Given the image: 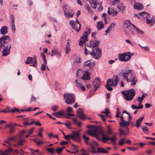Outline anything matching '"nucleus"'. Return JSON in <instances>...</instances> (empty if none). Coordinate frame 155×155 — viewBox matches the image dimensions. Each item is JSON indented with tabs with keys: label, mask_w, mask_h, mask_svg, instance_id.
Segmentation results:
<instances>
[{
	"label": "nucleus",
	"mask_w": 155,
	"mask_h": 155,
	"mask_svg": "<svg viewBox=\"0 0 155 155\" xmlns=\"http://www.w3.org/2000/svg\"><path fill=\"white\" fill-rule=\"evenodd\" d=\"M123 76L125 80L131 82V86L134 85L136 84L137 79L132 70H126L123 73Z\"/></svg>",
	"instance_id": "1"
},
{
	"label": "nucleus",
	"mask_w": 155,
	"mask_h": 155,
	"mask_svg": "<svg viewBox=\"0 0 155 155\" xmlns=\"http://www.w3.org/2000/svg\"><path fill=\"white\" fill-rule=\"evenodd\" d=\"M121 93L127 101L132 100L136 94L135 91L133 89H130L128 90L123 91Z\"/></svg>",
	"instance_id": "2"
},
{
	"label": "nucleus",
	"mask_w": 155,
	"mask_h": 155,
	"mask_svg": "<svg viewBox=\"0 0 155 155\" xmlns=\"http://www.w3.org/2000/svg\"><path fill=\"white\" fill-rule=\"evenodd\" d=\"M64 138L68 140H70V138H71L77 142L79 143L81 142V137L79 131H74L72 135H65Z\"/></svg>",
	"instance_id": "3"
},
{
	"label": "nucleus",
	"mask_w": 155,
	"mask_h": 155,
	"mask_svg": "<svg viewBox=\"0 0 155 155\" xmlns=\"http://www.w3.org/2000/svg\"><path fill=\"white\" fill-rule=\"evenodd\" d=\"M64 97L65 102L67 104L71 105L74 103L75 97L73 94L65 93L64 94Z\"/></svg>",
	"instance_id": "4"
},
{
	"label": "nucleus",
	"mask_w": 155,
	"mask_h": 155,
	"mask_svg": "<svg viewBox=\"0 0 155 155\" xmlns=\"http://www.w3.org/2000/svg\"><path fill=\"white\" fill-rule=\"evenodd\" d=\"M133 54H131L129 52L123 54H119L118 55V59L121 61L127 62L130 59Z\"/></svg>",
	"instance_id": "5"
},
{
	"label": "nucleus",
	"mask_w": 155,
	"mask_h": 155,
	"mask_svg": "<svg viewBox=\"0 0 155 155\" xmlns=\"http://www.w3.org/2000/svg\"><path fill=\"white\" fill-rule=\"evenodd\" d=\"M64 12V15L67 17L70 18L72 17L74 14V12L68 5H64L63 6Z\"/></svg>",
	"instance_id": "6"
},
{
	"label": "nucleus",
	"mask_w": 155,
	"mask_h": 155,
	"mask_svg": "<svg viewBox=\"0 0 155 155\" xmlns=\"http://www.w3.org/2000/svg\"><path fill=\"white\" fill-rule=\"evenodd\" d=\"M91 31V29L88 28L87 31H85L83 33V36L81 38V39L79 43L80 46H83L85 42L87 41V36L90 33Z\"/></svg>",
	"instance_id": "7"
},
{
	"label": "nucleus",
	"mask_w": 155,
	"mask_h": 155,
	"mask_svg": "<svg viewBox=\"0 0 155 155\" xmlns=\"http://www.w3.org/2000/svg\"><path fill=\"white\" fill-rule=\"evenodd\" d=\"M101 51L99 48H95L92 52L90 53V54L96 59H98L101 58Z\"/></svg>",
	"instance_id": "8"
},
{
	"label": "nucleus",
	"mask_w": 155,
	"mask_h": 155,
	"mask_svg": "<svg viewBox=\"0 0 155 155\" xmlns=\"http://www.w3.org/2000/svg\"><path fill=\"white\" fill-rule=\"evenodd\" d=\"M88 1L93 8L95 9L96 7H98L97 5H99L100 7L98 8V10L99 11H102L103 9V7L102 6V2L99 3H97V0H88Z\"/></svg>",
	"instance_id": "9"
},
{
	"label": "nucleus",
	"mask_w": 155,
	"mask_h": 155,
	"mask_svg": "<svg viewBox=\"0 0 155 155\" xmlns=\"http://www.w3.org/2000/svg\"><path fill=\"white\" fill-rule=\"evenodd\" d=\"M101 129L97 128L94 130H88L87 131V133L90 136H94L97 138L98 140H101L100 139H99L98 136L99 134V132L98 131V130H101Z\"/></svg>",
	"instance_id": "10"
},
{
	"label": "nucleus",
	"mask_w": 155,
	"mask_h": 155,
	"mask_svg": "<svg viewBox=\"0 0 155 155\" xmlns=\"http://www.w3.org/2000/svg\"><path fill=\"white\" fill-rule=\"evenodd\" d=\"M130 21L129 20H126L124 22V27L129 29L132 34H133L134 31H133V26Z\"/></svg>",
	"instance_id": "11"
},
{
	"label": "nucleus",
	"mask_w": 155,
	"mask_h": 155,
	"mask_svg": "<svg viewBox=\"0 0 155 155\" xmlns=\"http://www.w3.org/2000/svg\"><path fill=\"white\" fill-rule=\"evenodd\" d=\"M76 24H78L79 28L78 29H77V27H75V23L74 21V20H71L70 21L69 24L72 26V28L73 29H74L76 31H77L78 32L81 29V24L80 22L78 20H76Z\"/></svg>",
	"instance_id": "12"
},
{
	"label": "nucleus",
	"mask_w": 155,
	"mask_h": 155,
	"mask_svg": "<svg viewBox=\"0 0 155 155\" xmlns=\"http://www.w3.org/2000/svg\"><path fill=\"white\" fill-rule=\"evenodd\" d=\"M123 114H122L120 117L121 121L119 123V124L120 126L122 127H127L130 125L129 121H126L123 116Z\"/></svg>",
	"instance_id": "13"
},
{
	"label": "nucleus",
	"mask_w": 155,
	"mask_h": 155,
	"mask_svg": "<svg viewBox=\"0 0 155 155\" xmlns=\"http://www.w3.org/2000/svg\"><path fill=\"white\" fill-rule=\"evenodd\" d=\"M11 45L8 44L5 48V49H3L2 51V56H6L8 55L10 53V51L11 47Z\"/></svg>",
	"instance_id": "14"
},
{
	"label": "nucleus",
	"mask_w": 155,
	"mask_h": 155,
	"mask_svg": "<svg viewBox=\"0 0 155 155\" xmlns=\"http://www.w3.org/2000/svg\"><path fill=\"white\" fill-rule=\"evenodd\" d=\"M98 131L99 132V135H102V138L101 140L103 143H105L107 140H109V137L107 136H105L103 130L101 129V130H98Z\"/></svg>",
	"instance_id": "15"
},
{
	"label": "nucleus",
	"mask_w": 155,
	"mask_h": 155,
	"mask_svg": "<svg viewBox=\"0 0 155 155\" xmlns=\"http://www.w3.org/2000/svg\"><path fill=\"white\" fill-rule=\"evenodd\" d=\"M10 18L11 19L10 23L12 30L13 33H15V17L13 15H10Z\"/></svg>",
	"instance_id": "16"
},
{
	"label": "nucleus",
	"mask_w": 155,
	"mask_h": 155,
	"mask_svg": "<svg viewBox=\"0 0 155 155\" xmlns=\"http://www.w3.org/2000/svg\"><path fill=\"white\" fill-rule=\"evenodd\" d=\"M91 74L88 71H85L84 72L81 78V79L84 81H89L91 79Z\"/></svg>",
	"instance_id": "17"
},
{
	"label": "nucleus",
	"mask_w": 155,
	"mask_h": 155,
	"mask_svg": "<svg viewBox=\"0 0 155 155\" xmlns=\"http://www.w3.org/2000/svg\"><path fill=\"white\" fill-rule=\"evenodd\" d=\"M95 65V64L94 62H89V61H87L84 63V66L85 67H87L89 68V69H91L94 68Z\"/></svg>",
	"instance_id": "18"
},
{
	"label": "nucleus",
	"mask_w": 155,
	"mask_h": 155,
	"mask_svg": "<svg viewBox=\"0 0 155 155\" xmlns=\"http://www.w3.org/2000/svg\"><path fill=\"white\" fill-rule=\"evenodd\" d=\"M134 8L136 10H142L143 8V5L140 3H135L134 5Z\"/></svg>",
	"instance_id": "19"
},
{
	"label": "nucleus",
	"mask_w": 155,
	"mask_h": 155,
	"mask_svg": "<svg viewBox=\"0 0 155 155\" xmlns=\"http://www.w3.org/2000/svg\"><path fill=\"white\" fill-rule=\"evenodd\" d=\"M100 84V81L98 78H96L94 79L93 83V85L95 88V91L99 87Z\"/></svg>",
	"instance_id": "20"
},
{
	"label": "nucleus",
	"mask_w": 155,
	"mask_h": 155,
	"mask_svg": "<svg viewBox=\"0 0 155 155\" xmlns=\"http://www.w3.org/2000/svg\"><path fill=\"white\" fill-rule=\"evenodd\" d=\"M93 50L88 45H86L85 48L84 49V53L86 55H87L88 54H90V53L92 52Z\"/></svg>",
	"instance_id": "21"
},
{
	"label": "nucleus",
	"mask_w": 155,
	"mask_h": 155,
	"mask_svg": "<svg viewBox=\"0 0 155 155\" xmlns=\"http://www.w3.org/2000/svg\"><path fill=\"white\" fill-rule=\"evenodd\" d=\"M140 16L142 17L144 19H146L149 18L150 17V15L149 14L145 12H143L138 14Z\"/></svg>",
	"instance_id": "22"
},
{
	"label": "nucleus",
	"mask_w": 155,
	"mask_h": 155,
	"mask_svg": "<svg viewBox=\"0 0 155 155\" xmlns=\"http://www.w3.org/2000/svg\"><path fill=\"white\" fill-rule=\"evenodd\" d=\"M107 12L109 15H111L112 16H114L116 15L118 13L117 12L114 11L112 8H109L108 9Z\"/></svg>",
	"instance_id": "23"
},
{
	"label": "nucleus",
	"mask_w": 155,
	"mask_h": 155,
	"mask_svg": "<svg viewBox=\"0 0 155 155\" xmlns=\"http://www.w3.org/2000/svg\"><path fill=\"white\" fill-rule=\"evenodd\" d=\"M0 40H2L3 43L5 44L10 41V38L8 36L4 35L3 37L0 38Z\"/></svg>",
	"instance_id": "24"
},
{
	"label": "nucleus",
	"mask_w": 155,
	"mask_h": 155,
	"mask_svg": "<svg viewBox=\"0 0 155 155\" xmlns=\"http://www.w3.org/2000/svg\"><path fill=\"white\" fill-rule=\"evenodd\" d=\"M8 32V28L6 26L2 27L0 30V33L2 35H4Z\"/></svg>",
	"instance_id": "25"
},
{
	"label": "nucleus",
	"mask_w": 155,
	"mask_h": 155,
	"mask_svg": "<svg viewBox=\"0 0 155 155\" xmlns=\"http://www.w3.org/2000/svg\"><path fill=\"white\" fill-rule=\"evenodd\" d=\"M98 145V144L94 141L93 142L91 143L90 146L92 150V153H95L96 152V151H95V146H97Z\"/></svg>",
	"instance_id": "26"
},
{
	"label": "nucleus",
	"mask_w": 155,
	"mask_h": 155,
	"mask_svg": "<svg viewBox=\"0 0 155 155\" xmlns=\"http://www.w3.org/2000/svg\"><path fill=\"white\" fill-rule=\"evenodd\" d=\"M97 27L98 30H100L101 29L103 28L104 27V25L103 24V22L101 21H98L97 23Z\"/></svg>",
	"instance_id": "27"
},
{
	"label": "nucleus",
	"mask_w": 155,
	"mask_h": 155,
	"mask_svg": "<svg viewBox=\"0 0 155 155\" xmlns=\"http://www.w3.org/2000/svg\"><path fill=\"white\" fill-rule=\"evenodd\" d=\"M99 43V41H90V45L92 47L95 48L98 45Z\"/></svg>",
	"instance_id": "28"
},
{
	"label": "nucleus",
	"mask_w": 155,
	"mask_h": 155,
	"mask_svg": "<svg viewBox=\"0 0 155 155\" xmlns=\"http://www.w3.org/2000/svg\"><path fill=\"white\" fill-rule=\"evenodd\" d=\"M76 86L77 87H80L82 91H84L85 90V87L81 83H79L77 80H75Z\"/></svg>",
	"instance_id": "29"
},
{
	"label": "nucleus",
	"mask_w": 155,
	"mask_h": 155,
	"mask_svg": "<svg viewBox=\"0 0 155 155\" xmlns=\"http://www.w3.org/2000/svg\"><path fill=\"white\" fill-rule=\"evenodd\" d=\"M144 118V117L143 116L136 121V126L137 128H138L140 127V124L142 121L143 120Z\"/></svg>",
	"instance_id": "30"
},
{
	"label": "nucleus",
	"mask_w": 155,
	"mask_h": 155,
	"mask_svg": "<svg viewBox=\"0 0 155 155\" xmlns=\"http://www.w3.org/2000/svg\"><path fill=\"white\" fill-rule=\"evenodd\" d=\"M117 8L122 13H124L125 12V8L124 7L123 5L122 4H120L117 6Z\"/></svg>",
	"instance_id": "31"
},
{
	"label": "nucleus",
	"mask_w": 155,
	"mask_h": 155,
	"mask_svg": "<svg viewBox=\"0 0 155 155\" xmlns=\"http://www.w3.org/2000/svg\"><path fill=\"white\" fill-rule=\"evenodd\" d=\"M51 56H52L54 55H58V56L59 57L61 56V54L58 52L57 51L54 49H53L51 51Z\"/></svg>",
	"instance_id": "32"
},
{
	"label": "nucleus",
	"mask_w": 155,
	"mask_h": 155,
	"mask_svg": "<svg viewBox=\"0 0 155 155\" xmlns=\"http://www.w3.org/2000/svg\"><path fill=\"white\" fill-rule=\"evenodd\" d=\"M70 42L68 41L67 42V44L66 46V53L68 54L69 53L71 49L70 47Z\"/></svg>",
	"instance_id": "33"
},
{
	"label": "nucleus",
	"mask_w": 155,
	"mask_h": 155,
	"mask_svg": "<svg viewBox=\"0 0 155 155\" xmlns=\"http://www.w3.org/2000/svg\"><path fill=\"white\" fill-rule=\"evenodd\" d=\"M116 135H114L112 137H109V140H111L113 144H115L116 143Z\"/></svg>",
	"instance_id": "34"
},
{
	"label": "nucleus",
	"mask_w": 155,
	"mask_h": 155,
	"mask_svg": "<svg viewBox=\"0 0 155 155\" xmlns=\"http://www.w3.org/2000/svg\"><path fill=\"white\" fill-rule=\"evenodd\" d=\"M97 150L98 152L103 153H106L108 152V151L107 150H105L103 148L101 147H99L97 148Z\"/></svg>",
	"instance_id": "35"
},
{
	"label": "nucleus",
	"mask_w": 155,
	"mask_h": 155,
	"mask_svg": "<svg viewBox=\"0 0 155 155\" xmlns=\"http://www.w3.org/2000/svg\"><path fill=\"white\" fill-rule=\"evenodd\" d=\"M84 139V142L86 144H89L88 140H89V137L86 136L85 134H84L82 137Z\"/></svg>",
	"instance_id": "36"
},
{
	"label": "nucleus",
	"mask_w": 155,
	"mask_h": 155,
	"mask_svg": "<svg viewBox=\"0 0 155 155\" xmlns=\"http://www.w3.org/2000/svg\"><path fill=\"white\" fill-rule=\"evenodd\" d=\"M146 20V22L147 24H150L151 26H152L155 23V21L154 19L149 20L148 18H147Z\"/></svg>",
	"instance_id": "37"
},
{
	"label": "nucleus",
	"mask_w": 155,
	"mask_h": 155,
	"mask_svg": "<svg viewBox=\"0 0 155 155\" xmlns=\"http://www.w3.org/2000/svg\"><path fill=\"white\" fill-rule=\"evenodd\" d=\"M34 59L32 57H28L27 58L26 61H25V63L26 64H29L31 63L33 61Z\"/></svg>",
	"instance_id": "38"
},
{
	"label": "nucleus",
	"mask_w": 155,
	"mask_h": 155,
	"mask_svg": "<svg viewBox=\"0 0 155 155\" xmlns=\"http://www.w3.org/2000/svg\"><path fill=\"white\" fill-rule=\"evenodd\" d=\"M114 81L112 79H109L107 81V85H110L111 86H114Z\"/></svg>",
	"instance_id": "39"
},
{
	"label": "nucleus",
	"mask_w": 155,
	"mask_h": 155,
	"mask_svg": "<svg viewBox=\"0 0 155 155\" xmlns=\"http://www.w3.org/2000/svg\"><path fill=\"white\" fill-rule=\"evenodd\" d=\"M133 26V28H135L136 30V31L137 32V33H138L139 34H143L144 33L142 31L140 30L138 28H137V27H136L134 25H132Z\"/></svg>",
	"instance_id": "40"
},
{
	"label": "nucleus",
	"mask_w": 155,
	"mask_h": 155,
	"mask_svg": "<svg viewBox=\"0 0 155 155\" xmlns=\"http://www.w3.org/2000/svg\"><path fill=\"white\" fill-rule=\"evenodd\" d=\"M64 113V112L63 111H60L57 113L56 117L58 118H60L63 115Z\"/></svg>",
	"instance_id": "41"
},
{
	"label": "nucleus",
	"mask_w": 155,
	"mask_h": 155,
	"mask_svg": "<svg viewBox=\"0 0 155 155\" xmlns=\"http://www.w3.org/2000/svg\"><path fill=\"white\" fill-rule=\"evenodd\" d=\"M77 112L78 114V116L84 114L83 110L81 108H79L77 110Z\"/></svg>",
	"instance_id": "42"
},
{
	"label": "nucleus",
	"mask_w": 155,
	"mask_h": 155,
	"mask_svg": "<svg viewBox=\"0 0 155 155\" xmlns=\"http://www.w3.org/2000/svg\"><path fill=\"white\" fill-rule=\"evenodd\" d=\"M15 127L13 124H12L11 126L10 127L9 132L10 133H14L15 131Z\"/></svg>",
	"instance_id": "43"
},
{
	"label": "nucleus",
	"mask_w": 155,
	"mask_h": 155,
	"mask_svg": "<svg viewBox=\"0 0 155 155\" xmlns=\"http://www.w3.org/2000/svg\"><path fill=\"white\" fill-rule=\"evenodd\" d=\"M47 151L51 154H53L54 152V149L53 148H48L47 149Z\"/></svg>",
	"instance_id": "44"
},
{
	"label": "nucleus",
	"mask_w": 155,
	"mask_h": 155,
	"mask_svg": "<svg viewBox=\"0 0 155 155\" xmlns=\"http://www.w3.org/2000/svg\"><path fill=\"white\" fill-rule=\"evenodd\" d=\"M81 59L79 57H76L75 58L74 62L75 63L78 64L81 62Z\"/></svg>",
	"instance_id": "45"
},
{
	"label": "nucleus",
	"mask_w": 155,
	"mask_h": 155,
	"mask_svg": "<svg viewBox=\"0 0 155 155\" xmlns=\"http://www.w3.org/2000/svg\"><path fill=\"white\" fill-rule=\"evenodd\" d=\"M114 80L115 81V83L114 84V86H115L117 84L118 82L119 81V78L117 75H116L115 76Z\"/></svg>",
	"instance_id": "46"
},
{
	"label": "nucleus",
	"mask_w": 155,
	"mask_h": 155,
	"mask_svg": "<svg viewBox=\"0 0 155 155\" xmlns=\"http://www.w3.org/2000/svg\"><path fill=\"white\" fill-rule=\"evenodd\" d=\"M125 139V137L122 138V139H121L120 140L119 142V144L120 145H123L125 143V142H124V141Z\"/></svg>",
	"instance_id": "47"
},
{
	"label": "nucleus",
	"mask_w": 155,
	"mask_h": 155,
	"mask_svg": "<svg viewBox=\"0 0 155 155\" xmlns=\"http://www.w3.org/2000/svg\"><path fill=\"white\" fill-rule=\"evenodd\" d=\"M107 133L108 135H109L112 133V131L110 129V126H108V127Z\"/></svg>",
	"instance_id": "48"
},
{
	"label": "nucleus",
	"mask_w": 155,
	"mask_h": 155,
	"mask_svg": "<svg viewBox=\"0 0 155 155\" xmlns=\"http://www.w3.org/2000/svg\"><path fill=\"white\" fill-rule=\"evenodd\" d=\"M119 132L121 135H123L124 136H126L127 134L126 133L125 131L122 130L121 129H119Z\"/></svg>",
	"instance_id": "49"
},
{
	"label": "nucleus",
	"mask_w": 155,
	"mask_h": 155,
	"mask_svg": "<svg viewBox=\"0 0 155 155\" xmlns=\"http://www.w3.org/2000/svg\"><path fill=\"white\" fill-rule=\"evenodd\" d=\"M141 107H138V106H136L134 104H132L131 106V107L132 109L134 110L136 109H140V108H141Z\"/></svg>",
	"instance_id": "50"
},
{
	"label": "nucleus",
	"mask_w": 155,
	"mask_h": 155,
	"mask_svg": "<svg viewBox=\"0 0 155 155\" xmlns=\"http://www.w3.org/2000/svg\"><path fill=\"white\" fill-rule=\"evenodd\" d=\"M10 140H9V138L8 137L6 140L5 141V142L8 143V145L11 147H12V144L10 142Z\"/></svg>",
	"instance_id": "51"
},
{
	"label": "nucleus",
	"mask_w": 155,
	"mask_h": 155,
	"mask_svg": "<svg viewBox=\"0 0 155 155\" xmlns=\"http://www.w3.org/2000/svg\"><path fill=\"white\" fill-rule=\"evenodd\" d=\"M78 117H79L80 119L81 120H84L86 118V117L84 114Z\"/></svg>",
	"instance_id": "52"
},
{
	"label": "nucleus",
	"mask_w": 155,
	"mask_h": 155,
	"mask_svg": "<svg viewBox=\"0 0 155 155\" xmlns=\"http://www.w3.org/2000/svg\"><path fill=\"white\" fill-rule=\"evenodd\" d=\"M67 111L68 112L70 113H73V110L72 107H67Z\"/></svg>",
	"instance_id": "53"
},
{
	"label": "nucleus",
	"mask_w": 155,
	"mask_h": 155,
	"mask_svg": "<svg viewBox=\"0 0 155 155\" xmlns=\"http://www.w3.org/2000/svg\"><path fill=\"white\" fill-rule=\"evenodd\" d=\"M119 2V0H114L112 2V5H115Z\"/></svg>",
	"instance_id": "54"
},
{
	"label": "nucleus",
	"mask_w": 155,
	"mask_h": 155,
	"mask_svg": "<svg viewBox=\"0 0 155 155\" xmlns=\"http://www.w3.org/2000/svg\"><path fill=\"white\" fill-rule=\"evenodd\" d=\"M127 148L129 150H130L132 151H135L137 149V147H127Z\"/></svg>",
	"instance_id": "55"
},
{
	"label": "nucleus",
	"mask_w": 155,
	"mask_h": 155,
	"mask_svg": "<svg viewBox=\"0 0 155 155\" xmlns=\"http://www.w3.org/2000/svg\"><path fill=\"white\" fill-rule=\"evenodd\" d=\"M58 106L57 105H55L54 106H53L51 107V109L52 110L54 111H55L56 110H57L58 108Z\"/></svg>",
	"instance_id": "56"
},
{
	"label": "nucleus",
	"mask_w": 155,
	"mask_h": 155,
	"mask_svg": "<svg viewBox=\"0 0 155 155\" xmlns=\"http://www.w3.org/2000/svg\"><path fill=\"white\" fill-rule=\"evenodd\" d=\"M64 124L65 125L67 126L68 128H71L70 126H71V124L69 122H68L66 123H64Z\"/></svg>",
	"instance_id": "57"
},
{
	"label": "nucleus",
	"mask_w": 155,
	"mask_h": 155,
	"mask_svg": "<svg viewBox=\"0 0 155 155\" xmlns=\"http://www.w3.org/2000/svg\"><path fill=\"white\" fill-rule=\"evenodd\" d=\"M102 113H105L106 114V116H107L110 113V111H109V110H108V109L107 108H106V109L105 110V111H102Z\"/></svg>",
	"instance_id": "58"
},
{
	"label": "nucleus",
	"mask_w": 155,
	"mask_h": 155,
	"mask_svg": "<svg viewBox=\"0 0 155 155\" xmlns=\"http://www.w3.org/2000/svg\"><path fill=\"white\" fill-rule=\"evenodd\" d=\"M110 85H106L105 86L107 90L109 91H111L113 90V88L112 87L110 86Z\"/></svg>",
	"instance_id": "59"
},
{
	"label": "nucleus",
	"mask_w": 155,
	"mask_h": 155,
	"mask_svg": "<svg viewBox=\"0 0 155 155\" xmlns=\"http://www.w3.org/2000/svg\"><path fill=\"white\" fill-rule=\"evenodd\" d=\"M15 111H17L19 112H20L19 110L18 109H17L15 107H14V108H13L12 109V110L11 111H10V112H11L12 113H14V112H15Z\"/></svg>",
	"instance_id": "60"
},
{
	"label": "nucleus",
	"mask_w": 155,
	"mask_h": 155,
	"mask_svg": "<svg viewBox=\"0 0 155 155\" xmlns=\"http://www.w3.org/2000/svg\"><path fill=\"white\" fill-rule=\"evenodd\" d=\"M36 101V98L32 95L30 100V103L32 102H35Z\"/></svg>",
	"instance_id": "61"
},
{
	"label": "nucleus",
	"mask_w": 155,
	"mask_h": 155,
	"mask_svg": "<svg viewBox=\"0 0 155 155\" xmlns=\"http://www.w3.org/2000/svg\"><path fill=\"white\" fill-rule=\"evenodd\" d=\"M143 131L144 133H146V131H148V130L147 127H144L142 128Z\"/></svg>",
	"instance_id": "62"
},
{
	"label": "nucleus",
	"mask_w": 155,
	"mask_h": 155,
	"mask_svg": "<svg viewBox=\"0 0 155 155\" xmlns=\"http://www.w3.org/2000/svg\"><path fill=\"white\" fill-rule=\"evenodd\" d=\"M85 8L86 10H87L88 12L90 11L91 7L88 4H86L85 5Z\"/></svg>",
	"instance_id": "63"
},
{
	"label": "nucleus",
	"mask_w": 155,
	"mask_h": 155,
	"mask_svg": "<svg viewBox=\"0 0 155 155\" xmlns=\"http://www.w3.org/2000/svg\"><path fill=\"white\" fill-rule=\"evenodd\" d=\"M62 151V149L61 148V147L58 148L56 149V152L58 153H61Z\"/></svg>",
	"instance_id": "64"
}]
</instances>
